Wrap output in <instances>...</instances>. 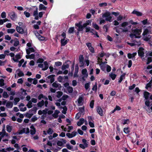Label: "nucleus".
<instances>
[{
  "instance_id": "c9c22d12",
  "label": "nucleus",
  "mask_w": 152,
  "mask_h": 152,
  "mask_svg": "<svg viewBox=\"0 0 152 152\" xmlns=\"http://www.w3.org/2000/svg\"><path fill=\"white\" fill-rule=\"evenodd\" d=\"M15 30L14 28L9 29L7 30V32L8 33L12 34L15 31Z\"/></svg>"
},
{
  "instance_id": "8fccbe9b",
  "label": "nucleus",
  "mask_w": 152,
  "mask_h": 152,
  "mask_svg": "<svg viewBox=\"0 0 152 152\" xmlns=\"http://www.w3.org/2000/svg\"><path fill=\"white\" fill-rule=\"evenodd\" d=\"M20 99L19 98H15L14 99V104L15 105H16L17 103L20 101Z\"/></svg>"
},
{
  "instance_id": "4be33fe9",
  "label": "nucleus",
  "mask_w": 152,
  "mask_h": 152,
  "mask_svg": "<svg viewBox=\"0 0 152 152\" xmlns=\"http://www.w3.org/2000/svg\"><path fill=\"white\" fill-rule=\"evenodd\" d=\"M30 133L32 135H34L35 134L36 130L34 126H31Z\"/></svg>"
},
{
  "instance_id": "680f3d73",
  "label": "nucleus",
  "mask_w": 152,
  "mask_h": 152,
  "mask_svg": "<svg viewBox=\"0 0 152 152\" xmlns=\"http://www.w3.org/2000/svg\"><path fill=\"white\" fill-rule=\"evenodd\" d=\"M63 92L61 91H58V98H59L63 95Z\"/></svg>"
},
{
  "instance_id": "ea45409f",
  "label": "nucleus",
  "mask_w": 152,
  "mask_h": 152,
  "mask_svg": "<svg viewBox=\"0 0 152 152\" xmlns=\"http://www.w3.org/2000/svg\"><path fill=\"white\" fill-rule=\"evenodd\" d=\"M67 90L69 93H72L73 91V89L72 87L69 86L67 88Z\"/></svg>"
},
{
  "instance_id": "f03ea898",
  "label": "nucleus",
  "mask_w": 152,
  "mask_h": 152,
  "mask_svg": "<svg viewBox=\"0 0 152 152\" xmlns=\"http://www.w3.org/2000/svg\"><path fill=\"white\" fill-rule=\"evenodd\" d=\"M150 94V93L147 91H144L143 93L144 97L146 100L145 102V104L148 107L150 106V104L151 103L149 98Z\"/></svg>"
},
{
  "instance_id": "6ab92c4d",
  "label": "nucleus",
  "mask_w": 152,
  "mask_h": 152,
  "mask_svg": "<svg viewBox=\"0 0 152 152\" xmlns=\"http://www.w3.org/2000/svg\"><path fill=\"white\" fill-rule=\"evenodd\" d=\"M34 49L33 48H29L26 50V53L28 55H29L31 53L34 52Z\"/></svg>"
},
{
  "instance_id": "0e129e2a",
  "label": "nucleus",
  "mask_w": 152,
  "mask_h": 152,
  "mask_svg": "<svg viewBox=\"0 0 152 152\" xmlns=\"http://www.w3.org/2000/svg\"><path fill=\"white\" fill-rule=\"evenodd\" d=\"M1 16L2 18H5L6 17V13L5 12H3L1 13Z\"/></svg>"
},
{
  "instance_id": "ddd939ff",
  "label": "nucleus",
  "mask_w": 152,
  "mask_h": 152,
  "mask_svg": "<svg viewBox=\"0 0 152 152\" xmlns=\"http://www.w3.org/2000/svg\"><path fill=\"white\" fill-rule=\"evenodd\" d=\"M127 27L124 28H120V29L122 30V32H127L128 31V30L131 29L132 26L131 25H128Z\"/></svg>"
},
{
  "instance_id": "3c124183",
  "label": "nucleus",
  "mask_w": 152,
  "mask_h": 152,
  "mask_svg": "<svg viewBox=\"0 0 152 152\" xmlns=\"http://www.w3.org/2000/svg\"><path fill=\"white\" fill-rule=\"evenodd\" d=\"M84 57L83 55H80L79 58V62H81L82 61H83Z\"/></svg>"
},
{
  "instance_id": "c756f323",
  "label": "nucleus",
  "mask_w": 152,
  "mask_h": 152,
  "mask_svg": "<svg viewBox=\"0 0 152 152\" xmlns=\"http://www.w3.org/2000/svg\"><path fill=\"white\" fill-rule=\"evenodd\" d=\"M92 24V26L94 28H95L96 30H99V26L96 23H93Z\"/></svg>"
},
{
  "instance_id": "473e14b6",
  "label": "nucleus",
  "mask_w": 152,
  "mask_h": 152,
  "mask_svg": "<svg viewBox=\"0 0 152 152\" xmlns=\"http://www.w3.org/2000/svg\"><path fill=\"white\" fill-rule=\"evenodd\" d=\"M141 22L144 25H149L150 24L149 22H148V20L147 19L143 20L141 21Z\"/></svg>"
},
{
  "instance_id": "864d4df0",
  "label": "nucleus",
  "mask_w": 152,
  "mask_h": 152,
  "mask_svg": "<svg viewBox=\"0 0 152 152\" xmlns=\"http://www.w3.org/2000/svg\"><path fill=\"white\" fill-rule=\"evenodd\" d=\"M32 102L31 101H30L28 102V103L27 104L26 106L28 107L29 108H31L32 107Z\"/></svg>"
},
{
  "instance_id": "69168bd1",
  "label": "nucleus",
  "mask_w": 152,
  "mask_h": 152,
  "mask_svg": "<svg viewBox=\"0 0 152 152\" xmlns=\"http://www.w3.org/2000/svg\"><path fill=\"white\" fill-rule=\"evenodd\" d=\"M69 96L67 95H64L62 96V99L63 100L65 101L66 100L67 98H68Z\"/></svg>"
},
{
  "instance_id": "c03bdc74",
  "label": "nucleus",
  "mask_w": 152,
  "mask_h": 152,
  "mask_svg": "<svg viewBox=\"0 0 152 152\" xmlns=\"http://www.w3.org/2000/svg\"><path fill=\"white\" fill-rule=\"evenodd\" d=\"M109 25L107 24L106 25H104L103 26V29H106V32H107L108 30L109 27Z\"/></svg>"
},
{
  "instance_id": "2f4dec72",
  "label": "nucleus",
  "mask_w": 152,
  "mask_h": 152,
  "mask_svg": "<svg viewBox=\"0 0 152 152\" xmlns=\"http://www.w3.org/2000/svg\"><path fill=\"white\" fill-rule=\"evenodd\" d=\"M82 141L83 144L85 145L86 147H88V142H87L86 140L85 139H83L82 140Z\"/></svg>"
},
{
  "instance_id": "7c9ffc66",
  "label": "nucleus",
  "mask_w": 152,
  "mask_h": 152,
  "mask_svg": "<svg viewBox=\"0 0 152 152\" xmlns=\"http://www.w3.org/2000/svg\"><path fill=\"white\" fill-rule=\"evenodd\" d=\"M44 102L43 100H42V101L39 102L37 104L38 106L40 107H42V106L44 105Z\"/></svg>"
},
{
  "instance_id": "72a5a7b5",
  "label": "nucleus",
  "mask_w": 152,
  "mask_h": 152,
  "mask_svg": "<svg viewBox=\"0 0 152 152\" xmlns=\"http://www.w3.org/2000/svg\"><path fill=\"white\" fill-rule=\"evenodd\" d=\"M37 109L36 108L34 107L33 108L31 109V110H29V112L31 113H33V115L35 113H36V111Z\"/></svg>"
},
{
  "instance_id": "b1692460",
  "label": "nucleus",
  "mask_w": 152,
  "mask_h": 152,
  "mask_svg": "<svg viewBox=\"0 0 152 152\" xmlns=\"http://www.w3.org/2000/svg\"><path fill=\"white\" fill-rule=\"evenodd\" d=\"M126 75V73H124L123 75H121L120 77L119 80H118V82L119 83H121L123 80V79H124L125 78V75Z\"/></svg>"
},
{
  "instance_id": "cd10ccee",
  "label": "nucleus",
  "mask_w": 152,
  "mask_h": 152,
  "mask_svg": "<svg viewBox=\"0 0 152 152\" xmlns=\"http://www.w3.org/2000/svg\"><path fill=\"white\" fill-rule=\"evenodd\" d=\"M6 107L8 108H11L13 106V104L11 102H7L6 104Z\"/></svg>"
},
{
  "instance_id": "bb28decb",
  "label": "nucleus",
  "mask_w": 152,
  "mask_h": 152,
  "mask_svg": "<svg viewBox=\"0 0 152 152\" xmlns=\"http://www.w3.org/2000/svg\"><path fill=\"white\" fill-rule=\"evenodd\" d=\"M44 67L43 69V70H47L48 67V65L47 62L46 61L44 62Z\"/></svg>"
},
{
  "instance_id": "2eb2a0df",
  "label": "nucleus",
  "mask_w": 152,
  "mask_h": 152,
  "mask_svg": "<svg viewBox=\"0 0 152 152\" xmlns=\"http://www.w3.org/2000/svg\"><path fill=\"white\" fill-rule=\"evenodd\" d=\"M132 31L135 35H140L142 32V29L137 28L134 29Z\"/></svg>"
},
{
  "instance_id": "49530a36",
  "label": "nucleus",
  "mask_w": 152,
  "mask_h": 152,
  "mask_svg": "<svg viewBox=\"0 0 152 152\" xmlns=\"http://www.w3.org/2000/svg\"><path fill=\"white\" fill-rule=\"evenodd\" d=\"M61 36L63 38L61 39H66V33L65 32H63L61 34Z\"/></svg>"
},
{
  "instance_id": "4d7b16f0",
  "label": "nucleus",
  "mask_w": 152,
  "mask_h": 152,
  "mask_svg": "<svg viewBox=\"0 0 152 152\" xmlns=\"http://www.w3.org/2000/svg\"><path fill=\"white\" fill-rule=\"evenodd\" d=\"M119 12H113L111 13H110V15L111 14L114 15L115 17H116L118 15H119Z\"/></svg>"
},
{
  "instance_id": "37998d69",
  "label": "nucleus",
  "mask_w": 152,
  "mask_h": 152,
  "mask_svg": "<svg viewBox=\"0 0 152 152\" xmlns=\"http://www.w3.org/2000/svg\"><path fill=\"white\" fill-rule=\"evenodd\" d=\"M66 147L69 150H71L73 148V146L71 145L69 143H68L66 145Z\"/></svg>"
},
{
  "instance_id": "f3484780",
  "label": "nucleus",
  "mask_w": 152,
  "mask_h": 152,
  "mask_svg": "<svg viewBox=\"0 0 152 152\" xmlns=\"http://www.w3.org/2000/svg\"><path fill=\"white\" fill-rule=\"evenodd\" d=\"M16 30L20 34H23L24 33V31L23 29L19 26H17Z\"/></svg>"
},
{
  "instance_id": "20e7f679",
  "label": "nucleus",
  "mask_w": 152,
  "mask_h": 152,
  "mask_svg": "<svg viewBox=\"0 0 152 152\" xmlns=\"http://www.w3.org/2000/svg\"><path fill=\"white\" fill-rule=\"evenodd\" d=\"M30 132L29 129L28 128H23L19 130L17 133V134H21L23 133L28 134Z\"/></svg>"
},
{
  "instance_id": "c85d7f7f",
  "label": "nucleus",
  "mask_w": 152,
  "mask_h": 152,
  "mask_svg": "<svg viewBox=\"0 0 152 152\" xmlns=\"http://www.w3.org/2000/svg\"><path fill=\"white\" fill-rule=\"evenodd\" d=\"M39 10H46V7L44 6L43 4H40L39 5Z\"/></svg>"
},
{
  "instance_id": "6e6552de",
  "label": "nucleus",
  "mask_w": 152,
  "mask_h": 152,
  "mask_svg": "<svg viewBox=\"0 0 152 152\" xmlns=\"http://www.w3.org/2000/svg\"><path fill=\"white\" fill-rule=\"evenodd\" d=\"M144 49L142 47H140L139 48V50L138 51V56L142 58L144 56V53L143 50Z\"/></svg>"
},
{
  "instance_id": "e2e57ef3",
  "label": "nucleus",
  "mask_w": 152,
  "mask_h": 152,
  "mask_svg": "<svg viewBox=\"0 0 152 152\" xmlns=\"http://www.w3.org/2000/svg\"><path fill=\"white\" fill-rule=\"evenodd\" d=\"M88 124L92 128H94L95 126V125L94 123L93 122H92L91 121H89Z\"/></svg>"
},
{
  "instance_id": "79ce46f5",
  "label": "nucleus",
  "mask_w": 152,
  "mask_h": 152,
  "mask_svg": "<svg viewBox=\"0 0 152 152\" xmlns=\"http://www.w3.org/2000/svg\"><path fill=\"white\" fill-rule=\"evenodd\" d=\"M107 6V4L106 2L100 3L99 4V6L100 7H105Z\"/></svg>"
},
{
  "instance_id": "f704fd0d",
  "label": "nucleus",
  "mask_w": 152,
  "mask_h": 152,
  "mask_svg": "<svg viewBox=\"0 0 152 152\" xmlns=\"http://www.w3.org/2000/svg\"><path fill=\"white\" fill-rule=\"evenodd\" d=\"M109 76L111 77L112 80H114L116 77V75L115 74L111 73L110 74Z\"/></svg>"
},
{
  "instance_id": "052dcab7",
  "label": "nucleus",
  "mask_w": 152,
  "mask_h": 152,
  "mask_svg": "<svg viewBox=\"0 0 152 152\" xmlns=\"http://www.w3.org/2000/svg\"><path fill=\"white\" fill-rule=\"evenodd\" d=\"M90 84V82H89L88 83H87L85 84V88L86 90L88 89L89 87V85Z\"/></svg>"
},
{
  "instance_id": "bf43d9fd",
  "label": "nucleus",
  "mask_w": 152,
  "mask_h": 152,
  "mask_svg": "<svg viewBox=\"0 0 152 152\" xmlns=\"http://www.w3.org/2000/svg\"><path fill=\"white\" fill-rule=\"evenodd\" d=\"M83 101V98L82 97H79L77 100V102L78 104H81Z\"/></svg>"
},
{
  "instance_id": "de8ad7c7",
  "label": "nucleus",
  "mask_w": 152,
  "mask_h": 152,
  "mask_svg": "<svg viewBox=\"0 0 152 152\" xmlns=\"http://www.w3.org/2000/svg\"><path fill=\"white\" fill-rule=\"evenodd\" d=\"M24 62V60L23 59H22L20 61H18L19 64H18V66L19 67H20L22 64Z\"/></svg>"
},
{
  "instance_id": "58836bf2",
  "label": "nucleus",
  "mask_w": 152,
  "mask_h": 152,
  "mask_svg": "<svg viewBox=\"0 0 152 152\" xmlns=\"http://www.w3.org/2000/svg\"><path fill=\"white\" fill-rule=\"evenodd\" d=\"M42 98H43L47 100L48 99L45 96H44V95L42 94H40L38 97V99L40 100Z\"/></svg>"
},
{
  "instance_id": "f8f14e48",
  "label": "nucleus",
  "mask_w": 152,
  "mask_h": 152,
  "mask_svg": "<svg viewBox=\"0 0 152 152\" xmlns=\"http://www.w3.org/2000/svg\"><path fill=\"white\" fill-rule=\"evenodd\" d=\"M21 58L20 55L19 53L17 54L15 56V58L13 57L12 59L15 62H18V60L20 59Z\"/></svg>"
},
{
  "instance_id": "1a4fd4ad",
  "label": "nucleus",
  "mask_w": 152,
  "mask_h": 152,
  "mask_svg": "<svg viewBox=\"0 0 152 152\" xmlns=\"http://www.w3.org/2000/svg\"><path fill=\"white\" fill-rule=\"evenodd\" d=\"M66 62L68 63L66 65L63 64L61 67V69L62 70H64L66 68H68L69 66V64H71L72 62L71 61L69 60H67L66 61Z\"/></svg>"
},
{
  "instance_id": "393cba45",
  "label": "nucleus",
  "mask_w": 152,
  "mask_h": 152,
  "mask_svg": "<svg viewBox=\"0 0 152 152\" xmlns=\"http://www.w3.org/2000/svg\"><path fill=\"white\" fill-rule=\"evenodd\" d=\"M12 126L9 125L6 126V129L7 131L9 133L11 132L12 130Z\"/></svg>"
},
{
  "instance_id": "9b49d317",
  "label": "nucleus",
  "mask_w": 152,
  "mask_h": 152,
  "mask_svg": "<svg viewBox=\"0 0 152 152\" xmlns=\"http://www.w3.org/2000/svg\"><path fill=\"white\" fill-rule=\"evenodd\" d=\"M11 19L13 20H15L17 18V15L14 12H12L10 13L9 14Z\"/></svg>"
},
{
  "instance_id": "a19ab883",
  "label": "nucleus",
  "mask_w": 152,
  "mask_h": 152,
  "mask_svg": "<svg viewBox=\"0 0 152 152\" xmlns=\"http://www.w3.org/2000/svg\"><path fill=\"white\" fill-rule=\"evenodd\" d=\"M74 27H71L69 28L68 32L69 34L72 33L74 31Z\"/></svg>"
},
{
  "instance_id": "13d9d810",
  "label": "nucleus",
  "mask_w": 152,
  "mask_h": 152,
  "mask_svg": "<svg viewBox=\"0 0 152 152\" xmlns=\"http://www.w3.org/2000/svg\"><path fill=\"white\" fill-rule=\"evenodd\" d=\"M130 36L131 38H133L134 36H135V38H139L140 37V36H136L134 34H131L130 35Z\"/></svg>"
},
{
  "instance_id": "5701e85b",
  "label": "nucleus",
  "mask_w": 152,
  "mask_h": 152,
  "mask_svg": "<svg viewBox=\"0 0 152 152\" xmlns=\"http://www.w3.org/2000/svg\"><path fill=\"white\" fill-rule=\"evenodd\" d=\"M5 131L4 129H3L1 132H0V137L1 139L5 136Z\"/></svg>"
},
{
  "instance_id": "338daca9",
  "label": "nucleus",
  "mask_w": 152,
  "mask_h": 152,
  "mask_svg": "<svg viewBox=\"0 0 152 152\" xmlns=\"http://www.w3.org/2000/svg\"><path fill=\"white\" fill-rule=\"evenodd\" d=\"M148 30L147 29H145V30L144 31V32H143L142 33V35L143 36H145L148 34Z\"/></svg>"
},
{
  "instance_id": "4468645a",
  "label": "nucleus",
  "mask_w": 152,
  "mask_h": 152,
  "mask_svg": "<svg viewBox=\"0 0 152 152\" xmlns=\"http://www.w3.org/2000/svg\"><path fill=\"white\" fill-rule=\"evenodd\" d=\"M69 41V39L67 38H66V39H61V46H64L66 44H67L68 42Z\"/></svg>"
},
{
  "instance_id": "603ef678",
  "label": "nucleus",
  "mask_w": 152,
  "mask_h": 152,
  "mask_svg": "<svg viewBox=\"0 0 152 152\" xmlns=\"http://www.w3.org/2000/svg\"><path fill=\"white\" fill-rule=\"evenodd\" d=\"M124 132L126 134H128L130 132V131L128 128H124Z\"/></svg>"
},
{
  "instance_id": "774afa93",
  "label": "nucleus",
  "mask_w": 152,
  "mask_h": 152,
  "mask_svg": "<svg viewBox=\"0 0 152 152\" xmlns=\"http://www.w3.org/2000/svg\"><path fill=\"white\" fill-rule=\"evenodd\" d=\"M94 100H92L90 103V107L92 108L94 107Z\"/></svg>"
},
{
  "instance_id": "6e6d98bb",
  "label": "nucleus",
  "mask_w": 152,
  "mask_h": 152,
  "mask_svg": "<svg viewBox=\"0 0 152 152\" xmlns=\"http://www.w3.org/2000/svg\"><path fill=\"white\" fill-rule=\"evenodd\" d=\"M152 61V58L151 57H148L147 59V61L146 62V64H148Z\"/></svg>"
},
{
  "instance_id": "423d86ee",
  "label": "nucleus",
  "mask_w": 152,
  "mask_h": 152,
  "mask_svg": "<svg viewBox=\"0 0 152 152\" xmlns=\"http://www.w3.org/2000/svg\"><path fill=\"white\" fill-rule=\"evenodd\" d=\"M58 107L61 109H63V110L62 111V113L64 114H66L67 108L66 106H64V107H61L60 103L58 102Z\"/></svg>"
},
{
  "instance_id": "dca6fc26",
  "label": "nucleus",
  "mask_w": 152,
  "mask_h": 152,
  "mask_svg": "<svg viewBox=\"0 0 152 152\" xmlns=\"http://www.w3.org/2000/svg\"><path fill=\"white\" fill-rule=\"evenodd\" d=\"M97 111L98 113L101 116L103 115V111L101 107L100 106H98L97 107Z\"/></svg>"
},
{
  "instance_id": "7ed1b4c3",
  "label": "nucleus",
  "mask_w": 152,
  "mask_h": 152,
  "mask_svg": "<svg viewBox=\"0 0 152 152\" xmlns=\"http://www.w3.org/2000/svg\"><path fill=\"white\" fill-rule=\"evenodd\" d=\"M129 23H131L132 25H137L138 24L137 22H134L132 20H130L129 22H124L122 23L121 25L119 26L123 28H125L129 25Z\"/></svg>"
},
{
  "instance_id": "e433bc0d",
  "label": "nucleus",
  "mask_w": 152,
  "mask_h": 152,
  "mask_svg": "<svg viewBox=\"0 0 152 152\" xmlns=\"http://www.w3.org/2000/svg\"><path fill=\"white\" fill-rule=\"evenodd\" d=\"M5 85L4 80L3 79H0V87H2Z\"/></svg>"
},
{
  "instance_id": "09e8293b",
  "label": "nucleus",
  "mask_w": 152,
  "mask_h": 152,
  "mask_svg": "<svg viewBox=\"0 0 152 152\" xmlns=\"http://www.w3.org/2000/svg\"><path fill=\"white\" fill-rule=\"evenodd\" d=\"M33 115V113H31L29 112L28 113H27L26 114V116L29 118H30L31 117V116Z\"/></svg>"
},
{
  "instance_id": "9d476101",
  "label": "nucleus",
  "mask_w": 152,
  "mask_h": 152,
  "mask_svg": "<svg viewBox=\"0 0 152 152\" xmlns=\"http://www.w3.org/2000/svg\"><path fill=\"white\" fill-rule=\"evenodd\" d=\"M137 55V53H128L127 54V57L129 59H132L134 61L135 60V57Z\"/></svg>"
},
{
  "instance_id": "412c9836",
  "label": "nucleus",
  "mask_w": 152,
  "mask_h": 152,
  "mask_svg": "<svg viewBox=\"0 0 152 152\" xmlns=\"http://www.w3.org/2000/svg\"><path fill=\"white\" fill-rule=\"evenodd\" d=\"M82 74L85 76V77L86 78L88 76V74L87 73V70L86 68L83 69L82 71Z\"/></svg>"
},
{
  "instance_id": "a211bd4d",
  "label": "nucleus",
  "mask_w": 152,
  "mask_h": 152,
  "mask_svg": "<svg viewBox=\"0 0 152 152\" xmlns=\"http://www.w3.org/2000/svg\"><path fill=\"white\" fill-rule=\"evenodd\" d=\"M132 14H135L137 16H142V13L137 11L135 10H134L132 12Z\"/></svg>"
},
{
  "instance_id": "aec40b11",
  "label": "nucleus",
  "mask_w": 152,
  "mask_h": 152,
  "mask_svg": "<svg viewBox=\"0 0 152 152\" xmlns=\"http://www.w3.org/2000/svg\"><path fill=\"white\" fill-rule=\"evenodd\" d=\"M16 72L19 77H22L24 75V74L23 72L21 71L20 69L17 70L16 71Z\"/></svg>"
},
{
  "instance_id": "39448f33",
  "label": "nucleus",
  "mask_w": 152,
  "mask_h": 152,
  "mask_svg": "<svg viewBox=\"0 0 152 152\" xmlns=\"http://www.w3.org/2000/svg\"><path fill=\"white\" fill-rule=\"evenodd\" d=\"M55 75H51L49 76L46 78V80L47 83H52L54 81V78Z\"/></svg>"
},
{
  "instance_id": "5fc2aeb1",
  "label": "nucleus",
  "mask_w": 152,
  "mask_h": 152,
  "mask_svg": "<svg viewBox=\"0 0 152 152\" xmlns=\"http://www.w3.org/2000/svg\"><path fill=\"white\" fill-rule=\"evenodd\" d=\"M92 90L93 91H96L97 90V83L96 82L95 83V85L93 86L92 88Z\"/></svg>"
},
{
  "instance_id": "4c0bfd02",
  "label": "nucleus",
  "mask_w": 152,
  "mask_h": 152,
  "mask_svg": "<svg viewBox=\"0 0 152 152\" xmlns=\"http://www.w3.org/2000/svg\"><path fill=\"white\" fill-rule=\"evenodd\" d=\"M3 97L4 98H7L9 96V95L6 91H4L3 94Z\"/></svg>"
},
{
  "instance_id": "0eeeda50",
  "label": "nucleus",
  "mask_w": 152,
  "mask_h": 152,
  "mask_svg": "<svg viewBox=\"0 0 152 152\" xmlns=\"http://www.w3.org/2000/svg\"><path fill=\"white\" fill-rule=\"evenodd\" d=\"M35 8V9L34 11L33 15L34 17V19L36 20L39 19V17L38 16V9L37 7H34Z\"/></svg>"
},
{
  "instance_id": "f257e3e1",
  "label": "nucleus",
  "mask_w": 152,
  "mask_h": 152,
  "mask_svg": "<svg viewBox=\"0 0 152 152\" xmlns=\"http://www.w3.org/2000/svg\"><path fill=\"white\" fill-rule=\"evenodd\" d=\"M102 17L103 18H106L105 20L102 18L101 19H100L99 22L100 24L104 23L105 21H108L110 22H111L112 21V17L110 15V13L109 12H106L102 14Z\"/></svg>"
},
{
  "instance_id": "a18cd8bd",
  "label": "nucleus",
  "mask_w": 152,
  "mask_h": 152,
  "mask_svg": "<svg viewBox=\"0 0 152 152\" xmlns=\"http://www.w3.org/2000/svg\"><path fill=\"white\" fill-rule=\"evenodd\" d=\"M53 132V130L50 128H49L47 131V133L48 134H52Z\"/></svg>"
},
{
  "instance_id": "a878e982",
  "label": "nucleus",
  "mask_w": 152,
  "mask_h": 152,
  "mask_svg": "<svg viewBox=\"0 0 152 152\" xmlns=\"http://www.w3.org/2000/svg\"><path fill=\"white\" fill-rule=\"evenodd\" d=\"M14 43L13 45L15 47L18 46L19 44V42L18 39L17 38H15L14 39Z\"/></svg>"
}]
</instances>
